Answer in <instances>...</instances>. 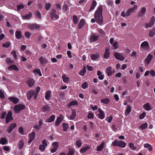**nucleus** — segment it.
I'll use <instances>...</instances> for the list:
<instances>
[{
	"instance_id": "nucleus-1",
	"label": "nucleus",
	"mask_w": 155,
	"mask_h": 155,
	"mask_svg": "<svg viewBox=\"0 0 155 155\" xmlns=\"http://www.w3.org/2000/svg\"><path fill=\"white\" fill-rule=\"evenodd\" d=\"M103 6V5H100L94 14V18L96 22L101 25L103 24V17L102 15Z\"/></svg>"
},
{
	"instance_id": "nucleus-2",
	"label": "nucleus",
	"mask_w": 155,
	"mask_h": 155,
	"mask_svg": "<svg viewBox=\"0 0 155 155\" xmlns=\"http://www.w3.org/2000/svg\"><path fill=\"white\" fill-rule=\"evenodd\" d=\"M112 144L114 146H118L122 148L125 147L126 145V143L124 141L117 140L113 141Z\"/></svg>"
},
{
	"instance_id": "nucleus-3",
	"label": "nucleus",
	"mask_w": 155,
	"mask_h": 155,
	"mask_svg": "<svg viewBox=\"0 0 155 155\" xmlns=\"http://www.w3.org/2000/svg\"><path fill=\"white\" fill-rule=\"evenodd\" d=\"M25 106L21 104L16 105L14 108V110L16 113H19L21 110L25 109Z\"/></svg>"
},
{
	"instance_id": "nucleus-4",
	"label": "nucleus",
	"mask_w": 155,
	"mask_h": 155,
	"mask_svg": "<svg viewBox=\"0 0 155 155\" xmlns=\"http://www.w3.org/2000/svg\"><path fill=\"white\" fill-rule=\"evenodd\" d=\"M155 21V17L154 16H152L149 22L146 24V28H147L152 27L154 24Z\"/></svg>"
},
{
	"instance_id": "nucleus-5",
	"label": "nucleus",
	"mask_w": 155,
	"mask_h": 155,
	"mask_svg": "<svg viewBox=\"0 0 155 155\" xmlns=\"http://www.w3.org/2000/svg\"><path fill=\"white\" fill-rule=\"evenodd\" d=\"M137 8V5H134V7L128 10L127 11L126 13V15L127 16H128L130 15L131 13H134L135 9Z\"/></svg>"
},
{
	"instance_id": "nucleus-6",
	"label": "nucleus",
	"mask_w": 155,
	"mask_h": 155,
	"mask_svg": "<svg viewBox=\"0 0 155 155\" xmlns=\"http://www.w3.org/2000/svg\"><path fill=\"white\" fill-rule=\"evenodd\" d=\"M34 95L35 99L37 98V94H35V91L34 90L29 91L27 93V96L28 100H30L32 97Z\"/></svg>"
},
{
	"instance_id": "nucleus-7",
	"label": "nucleus",
	"mask_w": 155,
	"mask_h": 155,
	"mask_svg": "<svg viewBox=\"0 0 155 155\" xmlns=\"http://www.w3.org/2000/svg\"><path fill=\"white\" fill-rule=\"evenodd\" d=\"M50 16L52 19L57 20L59 18V16L56 14V10L54 9L52 10Z\"/></svg>"
},
{
	"instance_id": "nucleus-8",
	"label": "nucleus",
	"mask_w": 155,
	"mask_h": 155,
	"mask_svg": "<svg viewBox=\"0 0 155 155\" xmlns=\"http://www.w3.org/2000/svg\"><path fill=\"white\" fill-rule=\"evenodd\" d=\"M149 46L148 42L147 41H144L142 42L140 45V48L141 49L146 50L148 49Z\"/></svg>"
},
{
	"instance_id": "nucleus-9",
	"label": "nucleus",
	"mask_w": 155,
	"mask_h": 155,
	"mask_svg": "<svg viewBox=\"0 0 155 155\" xmlns=\"http://www.w3.org/2000/svg\"><path fill=\"white\" fill-rule=\"evenodd\" d=\"M115 58L118 60L123 61L125 59V58L121 54L117 52H116L114 54Z\"/></svg>"
},
{
	"instance_id": "nucleus-10",
	"label": "nucleus",
	"mask_w": 155,
	"mask_h": 155,
	"mask_svg": "<svg viewBox=\"0 0 155 155\" xmlns=\"http://www.w3.org/2000/svg\"><path fill=\"white\" fill-rule=\"evenodd\" d=\"M12 119V113L11 111H9L6 117V123H8Z\"/></svg>"
},
{
	"instance_id": "nucleus-11",
	"label": "nucleus",
	"mask_w": 155,
	"mask_h": 155,
	"mask_svg": "<svg viewBox=\"0 0 155 155\" xmlns=\"http://www.w3.org/2000/svg\"><path fill=\"white\" fill-rule=\"evenodd\" d=\"M35 135V133L34 131L32 132L31 133L28 134L29 138V140L28 141V143H30L34 140Z\"/></svg>"
},
{
	"instance_id": "nucleus-12",
	"label": "nucleus",
	"mask_w": 155,
	"mask_h": 155,
	"mask_svg": "<svg viewBox=\"0 0 155 155\" xmlns=\"http://www.w3.org/2000/svg\"><path fill=\"white\" fill-rule=\"evenodd\" d=\"M153 58V56L151 54H149L144 60L145 64H149Z\"/></svg>"
},
{
	"instance_id": "nucleus-13",
	"label": "nucleus",
	"mask_w": 155,
	"mask_h": 155,
	"mask_svg": "<svg viewBox=\"0 0 155 155\" xmlns=\"http://www.w3.org/2000/svg\"><path fill=\"white\" fill-rule=\"evenodd\" d=\"M99 114H98V117L100 119L102 120L104 118L105 114L102 109L99 108L98 110Z\"/></svg>"
},
{
	"instance_id": "nucleus-14",
	"label": "nucleus",
	"mask_w": 155,
	"mask_h": 155,
	"mask_svg": "<svg viewBox=\"0 0 155 155\" xmlns=\"http://www.w3.org/2000/svg\"><path fill=\"white\" fill-rule=\"evenodd\" d=\"M60 117H57L56 120L55 121V125L56 126H59L64 119L61 114H60Z\"/></svg>"
},
{
	"instance_id": "nucleus-15",
	"label": "nucleus",
	"mask_w": 155,
	"mask_h": 155,
	"mask_svg": "<svg viewBox=\"0 0 155 155\" xmlns=\"http://www.w3.org/2000/svg\"><path fill=\"white\" fill-rule=\"evenodd\" d=\"M8 99L11 101L14 104H16L19 102V99L17 97H9L8 98Z\"/></svg>"
},
{
	"instance_id": "nucleus-16",
	"label": "nucleus",
	"mask_w": 155,
	"mask_h": 155,
	"mask_svg": "<svg viewBox=\"0 0 155 155\" xmlns=\"http://www.w3.org/2000/svg\"><path fill=\"white\" fill-rule=\"evenodd\" d=\"M39 26L35 24H31L28 26L29 28L31 30L38 29L39 28Z\"/></svg>"
},
{
	"instance_id": "nucleus-17",
	"label": "nucleus",
	"mask_w": 155,
	"mask_h": 155,
	"mask_svg": "<svg viewBox=\"0 0 155 155\" xmlns=\"http://www.w3.org/2000/svg\"><path fill=\"white\" fill-rule=\"evenodd\" d=\"M110 53L109 52V48L107 47L105 48V51L104 54V58L106 59H107L109 58Z\"/></svg>"
},
{
	"instance_id": "nucleus-18",
	"label": "nucleus",
	"mask_w": 155,
	"mask_h": 155,
	"mask_svg": "<svg viewBox=\"0 0 155 155\" xmlns=\"http://www.w3.org/2000/svg\"><path fill=\"white\" fill-rule=\"evenodd\" d=\"M35 83V81L33 78H29L27 81V83L30 87H32L34 85Z\"/></svg>"
},
{
	"instance_id": "nucleus-19",
	"label": "nucleus",
	"mask_w": 155,
	"mask_h": 155,
	"mask_svg": "<svg viewBox=\"0 0 155 155\" xmlns=\"http://www.w3.org/2000/svg\"><path fill=\"white\" fill-rule=\"evenodd\" d=\"M51 91L50 90H48L46 92L45 97L46 100L48 101L50 100L51 97Z\"/></svg>"
},
{
	"instance_id": "nucleus-20",
	"label": "nucleus",
	"mask_w": 155,
	"mask_h": 155,
	"mask_svg": "<svg viewBox=\"0 0 155 155\" xmlns=\"http://www.w3.org/2000/svg\"><path fill=\"white\" fill-rule=\"evenodd\" d=\"M106 73L108 76H109L111 75L113 73L112 71V68L111 66L107 67L106 69Z\"/></svg>"
},
{
	"instance_id": "nucleus-21",
	"label": "nucleus",
	"mask_w": 155,
	"mask_h": 155,
	"mask_svg": "<svg viewBox=\"0 0 155 155\" xmlns=\"http://www.w3.org/2000/svg\"><path fill=\"white\" fill-rule=\"evenodd\" d=\"M16 127V124L15 123H14L12 124L9 127L7 131L10 133L12 130Z\"/></svg>"
},
{
	"instance_id": "nucleus-22",
	"label": "nucleus",
	"mask_w": 155,
	"mask_h": 155,
	"mask_svg": "<svg viewBox=\"0 0 155 155\" xmlns=\"http://www.w3.org/2000/svg\"><path fill=\"white\" fill-rule=\"evenodd\" d=\"M8 70L11 71L13 70L18 71L19 70L18 68L15 65H12L10 66L8 68Z\"/></svg>"
},
{
	"instance_id": "nucleus-23",
	"label": "nucleus",
	"mask_w": 155,
	"mask_h": 155,
	"mask_svg": "<svg viewBox=\"0 0 155 155\" xmlns=\"http://www.w3.org/2000/svg\"><path fill=\"white\" fill-rule=\"evenodd\" d=\"M99 57V54L97 53L92 54L91 55V59L92 60H95L97 59Z\"/></svg>"
},
{
	"instance_id": "nucleus-24",
	"label": "nucleus",
	"mask_w": 155,
	"mask_h": 155,
	"mask_svg": "<svg viewBox=\"0 0 155 155\" xmlns=\"http://www.w3.org/2000/svg\"><path fill=\"white\" fill-rule=\"evenodd\" d=\"M105 145V143L104 142H102L100 144V145L97 147V151H101L103 149Z\"/></svg>"
},
{
	"instance_id": "nucleus-25",
	"label": "nucleus",
	"mask_w": 155,
	"mask_h": 155,
	"mask_svg": "<svg viewBox=\"0 0 155 155\" xmlns=\"http://www.w3.org/2000/svg\"><path fill=\"white\" fill-rule=\"evenodd\" d=\"M62 78L63 81L65 83H68L69 81V78L65 74H63L62 75Z\"/></svg>"
},
{
	"instance_id": "nucleus-26",
	"label": "nucleus",
	"mask_w": 155,
	"mask_h": 155,
	"mask_svg": "<svg viewBox=\"0 0 155 155\" xmlns=\"http://www.w3.org/2000/svg\"><path fill=\"white\" fill-rule=\"evenodd\" d=\"M146 11V8L145 7H142L141 8L140 12L139 14V16L142 17L144 15Z\"/></svg>"
},
{
	"instance_id": "nucleus-27",
	"label": "nucleus",
	"mask_w": 155,
	"mask_h": 155,
	"mask_svg": "<svg viewBox=\"0 0 155 155\" xmlns=\"http://www.w3.org/2000/svg\"><path fill=\"white\" fill-rule=\"evenodd\" d=\"M8 142V140L5 138L2 137L0 140V143L2 145L6 144H7Z\"/></svg>"
},
{
	"instance_id": "nucleus-28",
	"label": "nucleus",
	"mask_w": 155,
	"mask_h": 155,
	"mask_svg": "<svg viewBox=\"0 0 155 155\" xmlns=\"http://www.w3.org/2000/svg\"><path fill=\"white\" fill-rule=\"evenodd\" d=\"M143 107L146 110H150L151 109L150 104L149 103H147L144 104L143 105Z\"/></svg>"
},
{
	"instance_id": "nucleus-29",
	"label": "nucleus",
	"mask_w": 155,
	"mask_h": 155,
	"mask_svg": "<svg viewBox=\"0 0 155 155\" xmlns=\"http://www.w3.org/2000/svg\"><path fill=\"white\" fill-rule=\"evenodd\" d=\"M55 118V115H52L49 118L47 119L46 121L49 123L53 122Z\"/></svg>"
},
{
	"instance_id": "nucleus-30",
	"label": "nucleus",
	"mask_w": 155,
	"mask_h": 155,
	"mask_svg": "<svg viewBox=\"0 0 155 155\" xmlns=\"http://www.w3.org/2000/svg\"><path fill=\"white\" fill-rule=\"evenodd\" d=\"M39 60L41 63L42 64H46L48 62L47 59L43 57H41L39 58Z\"/></svg>"
},
{
	"instance_id": "nucleus-31",
	"label": "nucleus",
	"mask_w": 155,
	"mask_h": 155,
	"mask_svg": "<svg viewBox=\"0 0 155 155\" xmlns=\"http://www.w3.org/2000/svg\"><path fill=\"white\" fill-rule=\"evenodd\" d=\"M90 147L89 146H85L84 147H83L80 150V152L81 153H83L86 152L88 149H89Z\"/></svg>"
},
{
	"instance_id": "nucleus-32",
	"label": "nucleus",
	"mask_w": 155,
	"mask_h": 155,
	"mask_svg": "<svg viewBox=\"0 0 155 155\" xmlns=\"http://www.w3.org/2000/svg\"><path fill=\"white\" fill-rule=\"evenodd\" d=\"M155 35V28L153 27L149 31V36L151 37H153Z\"/></svg>"
},
{
	"instance_id": "nucleus-33",
	"label": "nucleus",
	"mask_w": 155,
	"mask_h": 155,
	"mask_svg": "<svg viewBox=\"0 0 155 155\" xmlns=\"http://www.w3.org/2000/svg\"><path fill=\"white\" fill-rule=\"evenodd\" d=\"M99 36H96L95 35H92L90 37V40L91 42H94L98 39Z\"/></svg>"
},
{
	"instance_id": "nucleus-34",
	"label": "nucleus",
	"mask_w": 155,
	"mask_h": 155,
	"mask_svg": "<svg viewBox=\"0 0 155 155\" xmlns=\"http://www.w3.org/2000/svg\"><path fill=\"white\" fill-rule=\"evenodd\" d=\"M72 112L71 115L69 117V119L71 120L74 119L76 116V112L74 110H72Z\"/></svg>"
},
{
	"instance_id": "nucleus-35",
	"label": "nucleus",
	"mask_w": 155,
	"mask_h": 155,
	"mask_svg": "<svg viewBox=\"0 0 155 155\" xmlns=\"http://www.w3.org/2000/svg\"><path fill=\"white\" fill-rule=\"evenodd\" d=\"M33 73L35 74L36 75H39L40 76H42V74L41 73V71L38 69H34L33 71Z\"/></svg>"
},
{
	"instance_id": "nucleus-36",
	"label": "nucleus",
	"mask_w": 155,
	"mask_h": 155,
	"mask_svg": "<svg viewBox=\"0 0 155 155\" xmlns=\"http://www.w3.org/2000/svg\"><path fill=\"white\" fill-rule=\"evenodd\" d=\"M97 2L95 0H94L92 2V5L90 8L89 11H91L94 9L97 5Z\"/></svg>"
},
{
	"instance_id": "nucleus-37",
	"label": "nucleus",
	"mask_w": 155,
	"mask_h": 155,
	"mask_svg": "<svg viewBox=\"0 0 155 155\" xmlns=\"http://www.w3.org/2000/svg\"><path fill=\"white\" fill-rule=\"evenodd\" d=\"M97 75L98 76V78L100 80H102L104 79V76L103 75H102L101 71L99 70L97 71Z\"/></svg>"
},
{
	"instance_id": "nucleus-38",
	"label": "nucleus",
	"mask_w": 155,
	"mask_h": 155,
	"mask_svg": "<svg viewBox=\"0 0 155 155\" xmlns=\"http://www.w3.org/2000/svg\"><path fill=\"white\" fill-rule=\"evenodd\" d=\"M15 35L16 38L18 39H19L21 36V32L19 31H17L15 33Z\"/></svg>"
},
{
	"instance_id": "nucleus-39",
	"label": "nucleus",
	"mask_w": 155,
	"mask_h": 155,
	"mask_svg": "<svg viewBox=\"0 0 155 155\" xmlns=\"http://www.w3.org/2000/svg\"><path fill=\"white\" fill-rule=\"evenodd\" d=\"M128 146L132 150H135L137 149L136 147L135 146L134 143L132 142L129 143Z\"/></svg>"
},
{
	"instance_id": "nucleus-40",
	"label": "nucleus",
	"mask_w": 155,
	"mask_h": 155,
	"mask_svg": "<svg viewBox=\"0 0 155 155\" xmlns=\"http://www.w3.org/2000/svg\"><path fill=\"white\" fill-rule=\"evenodd\" d=\"M110 101V100L108 98L102 99L101 100V103L104 104H108Z\"/></svg>"
},
{
	"instance_id": "nucleus-41",
	"label": "nucleus",
	"mask_w": 155,
	"mask_h": 155,
	"mask_svg": "<svg viewBox=\"0 0 155 155\" xmlns=\"http://www.w3.org/2000/svg\"><path fill=\"white\" fill-rule=\"evenodd\" d=\"M32 15V13H30L29 14H26L24 16H22V18L24 19H29L31 18Z\"/></svg>"
},
{
	"instance_id": "nucleus-42",
	"label": "nucleus",
	"mask_w": 155,
	"mask_h": 155,
	"mask_svg": "<svg viewBox=\"0 0 155 155\" xmlns=\"http://www.w3.org/2000/svg\"><path fill=\"white\" fill-rule=\"evenodd\" d=\"M35 16L36 18L41 19V15L40 12L38 11H37L35 13Z\"/></svg>"
},
{
	"instance_id": "nucleus-43",
	"label": "nucleus",
	"mask_w": 155,
	"mask_h": 155,
	"mask_svg": "<svg viewBox=\"0 0 155 155\" xmlns=\"http://www.w3.org/2000/svg\"><path fill=\"white\" fill-rule=\"evenodd\" d=\"M86 69L85 67H84L83 70H81L79 72V74L82 76H83L85 75L86 72Z\"/></svg>"
},
{
	"instance_id": "nucleus-44",
	"label": "nucleus",
	"mask_w": 155,
	"mask_h": 155,
	"mask_svg": "<svg viewBox=\"0 0 155 155\" xmlns=\"http://www.w3.org/2000/svg\"><path fill=\"white\" fill-rule=\"evenodd\" d=\"M84 25V21L83 19H81L79 23L78 27L79 29L81 28Z\"/></svg>"
},
{
	"instance_id": "nucleus-45",
	"label": "nucleus",
	"mask_w": 155,
	"mask_h": 155,
	"mask_svg": "<svg viewBox=\"0 0 155 155\" xmlns=\"http://www.w3.org/2000/svg\"><path fill=\"white\" fill-rule=\"evenodd\" d=\"M148 126V124L147 123H145L142 124L141 126H139V128L143 130L146 129Z\"/></svg>"
},
{
	"instance_id": "nucleus-46",
	"label": "nucleus",
	"mask_w": 155,
	"mask_h": 155,
	"mask_svg": "<svg viewBox=\"0 0 155 155\" xmlns=\"http://www.w3.org/2000/svg\"><path fill=\"white\" fill-rule=\"evenodd\" d=\"M78 102L76 101H71L68 105V106L70 107L71 106H74L77 104Z\"/></svg>"
},
{
	"instance_id": "nucleus-47",
	"label": "nucleus",
	"mask_w": 155,
	"mask_h": 155,
	"mask_svg": "<svg viewBox=\"0 0 155 155\" xmlns=\"http://www.w3.org/2000/svg\"><path fill=\"white\" fill-rule=\"evenodd\" d=\"M24 146V143L23 140H20L19 142L18 148L20 149H21Z\"/></svg>"
},
{
	"instance_id": "nucleus-48",
	"label": "nucleus",
	"mask_w": 155,
	"mask_h": 155,
	"mask_svg": "<svg viewBox=\"0 0 155 155\" xmlns=\"http://www.w3.org/2000/svg\"><path fill=\"white\" fill-rule=\"evenodd\" d=\"M131 110V107L130 106H128L126 110L125 114L126 115H128L130 112Z\"/></svg>"
},
{
	"instance_id": "nucleus-49",
	"label": "nucleus",
	"mask_w": 155,
	"mask_h": 155,
	"mask_svg": "<svg viewBox=\"0 0 155 155\" xmlns=\"http://www.w3.org/2000/svg\"><path fill=\"white\" fill-rule=\"evenodd\" d=\"M82 142L80 140H78L76 141V144L78 147H80L82 145Z\"/></svg>"
},
{
	"instance_id": "nucleus-50",
	"label": "nucleus",
	"mask_w": 155,
	"mask_h": 155,
	"mask_svg": "<svg viewBox=\"0 0 155 155\" xmlns=\"http://www.w3.org/2000/svg\"><path fill=\"white\" fill-rule=\"evenodd\" d=\"M114 49H117L119 47L118 43L117 41H115L112 45Z\"/></svg>"
},
{
	"instance_id": "nucleus-51",
	"label": "nucleus",
	"mask_w": 155,
	"mask_h": 155,
	"mask_svg": "<svg viewBox=\"0 0 155 155\" xmlns=\"http://www.w3.org/2000/svg\"><path fill=\"white\" fill-rule=\"evenodd\" d=\"M63 127V130L64 131H66L68 129V125L66 123H64L62 124Z\"/></svg>"
},
{
	"instance_id": "nucleus-52",
	"label": "nucleus",
	"mask_w": 155,
	"mask_h": 155,
	"mask_svg": "<svg viewBox=\"0 0 155 155\" xmlns=\"http://www.w3.org/2000/svg\"><path fill=\"white\" fill-rule=\"evenodd\" d=\"M73 21L74 24H77L78 22V20L77 16L74 15L73 17Z\"/></svg>"
},
{
	"instance_id": "nucleus-53",
	"label": "nucleus",
	"mask_w": 155,
	"mask_h": 155,
	"mask_svg": "<svg viewBox=\"0 0 155 155\" xmlns=\"http://www.w3.org/2000/svg\"><path fill=\"white\" fill-rule=\"evenodd\" d=\"M51 6V4L50 3H47L45 5V8L46 10H48L50 9Z\"/></svg>"
},
{
	"instance_id": "nucleus-54",
	"label": "nucleus",
	"mask_w": 155,
	"mask_h": 155,
	"mask_svg": "<svg viewBox=\"0 0 155 155\" xmlns=\"http://www.w3.org/2000/svg\"><path fill=\"white\" fill-rule=\"evenodd\" d=\"M18 132L21 135H24L23 128L22 127H20L18 129Z\"/></svg>"
},
{
	"instance_id": "nucleus-55",
	"label": "nucleus",
	"mask_w": 155,
	"mask_h": 155,
	"mask_svg": "<svg viewBox=\"0 0 155 155\" xmlns=\"http://www.w3.org/2000/svg\"><path fill=\"white\" fill-rule=\"evenodd\" d=\"M88 87V83L87 82H84L82 85L81 87L84 89H85Z\"/></svg>"
},
{
	"instance_id": "nucleus-56",
	"label": "nucleus",
	"mask_w": 155,
	"mask_h": 155,
	"mask_svg": "<svg viewBox=\"0 0 155 155\" xmlns=\"http://www.w3.org/2000/svg\"><path fill=\"white\" fill-rule=\"evenodd\" d=\"M113 117L111 116H110L109 117H107L106 118V120L109 123H110L112 120Z\"/></svg>"
},
{
	"instance_id": "nucleus-57",
	"label": "nucleus",
	"mask_w": 155,
	"mask_h": 155,
	"mask_svg": "<svg viewBox=\"0 0 155 155\" xmlns=\"http://www.w3.org/2000/svg\"><path fill=\"white\" fill-rule=\"evenodd\" d=\"M24 8V6L23 5L20 4L17 5V11H20L21 9Z\"/></svg>"
},
{
	"instance_id": "nucleus-58",
	"label": "nucleus",
	"mask_w": 155,
	"mask_h": 155,
	"mask_svg": "<svg viewBox=\"0 0 155 155\" xmlns=\"http://www.w3.org/2000/svg\"><path fill=\"white\" fill-rule=\"evenodd\" d=\"M49 106L48 105H46L42 108V110L44 112H45L49 110Z\"/></svg>"
},
{
	"instance_id": "nucleus-59",
	"label": "nucleus",
	"mask_w": 155,
	"mask_h": 155,
	"mask_svg": "<svg viewBox=\"0 0 155 155\" xmlns=\"http://www.w3.org/2000/svg\"><path fill=\"white\" fill-rule=\"evenodd\" d=\"M87 117L89 119H93L94 118V114L92 113L89 112L87 116Z\"/></svg>"
},
{
	"instance_id": "nucleus-60",
	"label": "nucleus",
	"mask_w": 155,
	"mask_h": 155,
	"mask_svg": "<svg viewBox=\"0 0 155 155\" xmlns=\"http://www.w3.org/2000/svg\"><path fill=\"white\" fill-rule=\"evenodd\" d=\"M45 148V146L43 145H41L39 146V149L42 151H44Z\"/></svg>"
},
{
	"instance_id": "nucleus-61",
	"label": "nucleus",
	"mask_w": 155,
	"mask_h": 155,
	"mask_svg": "<svg viewBox=\"0 0 155 155\" xmlns=\"http://www.w3.org/2000/svg\"><path fill=\"white\" fill-rule=\"evenodd\" d=\"M74 151L73 149H70L69 150L68 153L67 155H74Z\"/></svg>"
},
{
	"instance_id": "nucleus-62",
	"label": "nucleus",
	"mask_w": 155,
	"mask_h": 155,
	"mask_svg": "<svg viewBox=\"0 0 155 155\" xmlns=\"http://www.w3.org/2000/svg\"><path fill=\"white\" fill-rule=\"evenodd\" d=\"M5 97V95L4 93L0 90V98L2 99H4Z\"/></svg>"
},
{
	"instance_id": "nucleus-63",
	"label": "nucleus",
	"mask_w": 155,
	"mask_h": 155,
	"mask_svg": "<svg viewBox=\"0 0 155 155\" xmlns=\"http://www.w3.org/2000/svg\"><path fill=\"white\" fill-rule=\"evenodd\" d=\"M10 45V43L9 42H8L6 43L3 44L2 45V46L3 47H5L6 48H8Z\"/></svg>"
},
{
	"instance_id": "nucleus-64",
	"label": "nucleus",
	"mask_w": 155,
	"mask_h": 155,
	"mask_svg": "<svg viewBox=\"0 0 155 155\" xmlns=\"http://www.w3.org/2000/svg\"><path fill=\"white\" fill-rule=\"evenodd\" d=\"M52 145L53 147L58 148V143L57 142H53Z\"/></svg>"
}]
</instances>
